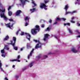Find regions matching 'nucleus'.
Instances as JSON below:
<instances>
[{"label": "nucleus", "mask_w": 80, "mask_h": 80, "mask_svg": "<svg viewBox=\"0 0 80 80\" xmlns=\"http://www.w3.org/2000/svg\"><path fill=\"white\" fill-rule=\"evenodd\" d=\"M32 5H33L34 7H36L37 5V4L35 3V2L33 1V0H32ZM20 1L21 2V3L22 5H23V6H24L26 2H28V0H20Z\"/></svg>", "instance_id": "3"}, {"label": "nucleus", "mask_w": 80, "mask_h": 80, "mask_svg": "<svg viewBox=\"0 0 80 80\" xmlns=\"http://www.w3.org/2000/svg\"><path fill=\"white\" fill-rule=\"evenodd\" d=\"M34 6H33L32 7L33 9H30V11H31V13H32V12H33L35 11H36V8H34Z\"/></svg>", "instance_id": "12"}, {"label": "nucleus", "mask_w": 80, "mask_h": 80, "mask_svg": "<svg viewBox=\"0 0 80 80\" xmlns=\"http://www.w3.org/2000/svg\"><path fill=\"white\" fill-rule=\"evenodd\" d=\"M58 23L57 22H54L53 24L54 25V24H57Z\"/></svg>", "instance_id": "51"}, {"label": "nucleus", "mask_w": 80, "mask_h": 80, "mask_svg": "<svg viewBox=\"0 0 80 80\" xmlns=\"http://www.w3.org/2000/svg\"><path fill=\"white\" fill-rule=\"evenodd\" d=\"M49 34H44V36L43 39L44 41H46L47 38H48V36H49Z\"/></svg>", "instance_id": "9"}, {"label": "nucleus", "mask_w": 80, "mask_h": 80, "mask_svg": "<svg viewBox=\"0 0 80 80\" xmlns=\"http://www.w3.org/2000/svg\"><path fill=\"white\" fill-rule=\"evenodd\" d=\"M44 57H45V58H47L48 57V55H44Z\"/></svg>", "instance_id": "46"}, {"label": "nucleus", "mask_w": 80, "mask_h": 80, "mask_svg": "<svg viewBox=\"0 0 80 80\" xmlns=\"http://www.w3.org/2000/svg\"><path fill=\"white\" fill-rule=\"evenodd\" d=\"M69 5L68 4H67V5H65V7L64 8V9L66 11H67L68 9L69 8Z\"/></svg>", "instance_id": "13"}, {"label": "nucleus", "mask_w": 80, "mask_h": 80, "mask_svg": "<svg viewBox=\"0 0 80 80\" xmlns=\"http://www.w3.org/2000/svg\"><path fill=\"white\" fill-rule=\"evenodd\" d=\"M77 11H74L72 12V13H74L75 12H76Z\"/></svg>", "instance_id": "45"}, {"label": "nucleus", "mask_w": 80, "mask_h": 80, "mask_svg": "<svg viewBox=\"0 0 80 80\" xmlns=\"http://www.w3.org/2000/svg\"><path fill=\"white\" fill-rule=\"evenodd\" d=\"M9 21H12V22H14V23L15 22V21H14L13 19H9Z\"/></svg>", "instance_id": "28"}, {"label": "nucleus", "mask_w": 80, "mask_h": 80, "mask_svg": "<svg viewBox=\"0 0 80 80\" xmlns=\"http://www.w3.org/2000/svg\"><path fill=\"white\" fill-rule=\"evenodd\" d=\"M34 41L35 42H38V44H36V46L35 47V48H41V47L42 44L39 41H37V40H34Z\"/></svg>", "instance_id": "4"}, {"label": "nucleus", "mask_w": 80, "mask_h": 80, "mask_svg": "<svg viewBox=\"0 0 80 80\" xmlns=\"http://www.w3.org/2000/svg\"><path fill=\"white\" fill-rule=\"evenodd\" d=\"M68 31L69 32H70V33L71 34H72V30L70 29V28H68Z\"/></svg>", "instance_id": "21"}, {"label": "nucleus", "mask_w": 80, "mask_h": 80, "mask_svg": "<svg viewBox=\"0 0 80 80\" xmlns=\"http://www.w3.org/2000/svg\"><path fill=\"white\" fill-rule=\"evenodd\" d=\"M48 55H51V54H52V52H49V53H48Z\"/></svg>", "instance_id": "47"}, {"label": "nucleus", "mask_w": 80, "mask_h": 80, "mask_svg": "<svg viewBox=\"0 0 80 80\" xmlns=\"http://www.w3.org/2000/svg\"><path fill=\"white\" fill-rule=\"evenodd\" d=\"M1 53H5V52L4 51V49L1 50Z\"/></svg>", "instance_id": "33"}, {"label": "nucleus", "mask_w": 80, "mask_h": 80, "mask_svg": "<svg viewBox=\"0 0 80 80\" xmlns=\"http://www.w3.org/2000/svg\"><path fill=\"white\" fill-rule=\"evenodd\" d=\"M5 11V9L4 8L3 9H0V12H2V13H1L0 16L1 18H4V13Z\"/></svg>", "instance_id": "6"}, {"label": "nucleus", "mask_w": 80, "mask_h": 80, "mask_svg": "<svg viewBox=\"0 0 80 80\" xmlns=\"http://www.w3.org/2000/svg\"><path fill=\"white\" fill-rule=\"evenodd\" d=\"M4 19L5 21H7L8 19V18H7V16H5V13L4 15Z\"/></svg>", "instance_id": "22"}, {"label": "nucleus", "mask_w": 80, "mask_h": 80, "mask_svg": "<svg viewBox=\"0 0 80 80\" xmlns=\"http://www.w3.org/2000/svg\"><path fill=\"white\" fill-rule=\"evenodd\" d=\"M14 49H15V50H17L18 49V47H15V46H14Z\"/></svg>", "instance_id": "32"}, {"label": "nucleus", "mask_w": 80, "mask_h": 80, "mask_svg": "<svg viewBox=\"0 0 80 80\" xmlns=\"http://www.w3.org/2000/svg\"><path fill=\"white\" fill-rule=\"evenodd\" d=\"M77 38H80V35H79V36H77Z\"/></svg>", "instance_id": "53"}, {"label": "nucleus", "mask_w": 80, "mask_h": 80, "mask_svg": "<svg viewBox=\"0 0 80 80\" xmlns=\"http://www.w3.org/2000/svg\"><path fill=\"white\" fill-rule=\"evenodd\" d=\"M56 21H62V19L59 18H57Z\"/></svg>", "instance_id": "25"}, {"label": "nucleus", "mask_w": 80, "mask_h": 80, "mask_svg": "<svg viewBox=\"0 0 80 80\" xmlns=\"http://www.w3.org/2000/svg\"><path fill=\"white\" fill-rule=\"evenodd\" d=\"M2 57H5V55L4 54H2Z\"/></svg>", "instance_id": "39"}, {"label": "nucleus", "mask_w": 80, "mask_h": 80, "mask_svg": "<svg viewBox=\"0 0 80 80\" xmlns=\"http://www.w3.org/2000/svg\"><path fill=\"white\" fill-rule=\"evenodd\" d=\"M70 22H72V23H75V21H74L72 20H71V21H70Z\"/></svg>", "instance_id": "36"}, {"label": "nucleus", "mask_w": 80, "mask_h": 80, "mask_svg": "<svg viewBox=\"0 0 80 80\" xmlns=\"http://www.w3.org/2000/svg\"><path fill=\"white\" fill-rule=\"evenodd\" d=\"M15 77H16V78H18L19 77V76H18V75H16Z\"/></svg>", "instance_id": "43"}, {"label": "nucleus", "mask_w": 80, "mask_h": 80, "mask_svg": "<svg viewBox=\"0 0 80 80\" xmlns=\"http://www.w3.org/2000/svg\"><path fill=\"white\" fill-rule=\"evenodd\" d=\"M2 63L1 62V60H0V69H1V70L2 71V72L4 71L3 70V68H2Z\"/></svg>", "instance_id": "17"}, {"label": "nucleus", "mask_w": 80, "mask_h": 80, "mask_svg": "<svg viewBox=\"0 0 80 80\" xmlns=\"http://www.w3.org/2000/svg\"><path fill=\"white\" fill-rule=\"evenodd\" d=\"M42 28H44L45 27V25L44 24H42L41 26Z\"/></svg>", "instance_id": "37"}, {"label": "nucleus", "mask_w": 80, "mask_h": 80, "mask_svg": "<svg viewBox=\"0 0 80 80\" xmlns=\"http://www.w3.org/2000/svg\"><path fill=\"white\" fill-rule=\"evenodd\" d=\"M21 12H22V11L21 10H17L16 12V16H19Z\"/></svg>", "instance_id": "8"}, {"label": "nucleus", "mask_w": 80, "mask_h": 80, "mask_svg": "<svg viewBox=\"0 0 80 80\" xmlns=\"http://www.w3.org/2000/svg\"><path fill=\"white\" fill-rule=\"evenodd\" d=\"M10 22H9V23H8V24H6V25L7 26V27H8L9 28H11V27H13V24H14V23H13L12 24L11 26H10Z\"/></svg>", "instance_id": "11"}, {"label": "nucleus", "mask_w": 80, "mask_h": 80, "mask_svg": "<svg viewBox=\"0 0 80 80\" xmlns=\"http://www.w3.org/2000/svg\"><path fill=\"white\" fill-rule=\"evenodd\" d=\"M24 20H25V21H27V20H28V21H29V18L28 17V16H26V17H25V18Z\"/></svg>", "instance_id": "24"}, {"label": "nucleus", "mask_w": 80, "mask_h": 80, "mask_svg": "<svg viewBox=\"0 0 80 80\" xmlns=\"http://www.w3.org/2000/svg\"><path fill=\"white\" fill-rule=\"evenodd\" d=\"M64 26H66V25H68V26H70V24L69 23H64Z\"/></svg>", "instance_id": "29"}, {"label": "nucleus", "mask_w": 80, "mask_h": 80, "mask_svg": "<svg viewBox=\"0 0 80 80\" xmlns=\"http://www.w3.org/2000/svg\"><path fill=\"white\" fill-rule=\"evenodd\" d=\"M41 56V54L39 55L38 56V58H40Z\"/></svg>", "instance_id": "40"}, {"label": "nucleus", "mask_w": 80, "mask_h": 80, "mask_svg": "<svg viewBox=\"0 0 80 80\" xmlns=\"http://www.w3.org/2000/svg\"><path fill=\"white\" fill-rule=\"evenodd\" d=\"M27 48H32V46L30 44H27Z\"/></svg>", "instance_id": "19"}, {"label": "nucleus", "mask_w": 80, "mask_h": 80, "mask_svg": "<svg viewBox=\"0 0 80 80\" xmlns=\"http://www.w3.org/2000/svg\"><path fill=\"white\" fill-rule=\"evenodd\" d=\"M55 38H56V39H57V37H56V36L55 37Z\"/></svg>", "instance_id": "59"}, {"label": "nucleus", "mask_w": 80, "mask_h": 80, "mask_svg": "<svg viewBox=\"0 0 80 80\" xmlns=\"http://www.w3.org/2000/svg\"><path fill=\"white\" fill-rule=\"evenodd\" d=\"M77 24L78 25V26H80V24H79V23H77Z\"/></svg>", "instance_id": "52"}, {"label": "nucleus", "mask_w": 80, "mask_h": 80, "mask_svg": "<svg viewBox=\"0 0 80 80\" xmlns=\"http://www.w3.org/2000/svg\"><path fill=\"white\" fill-rule=\"evenodd\" d=\"M54 3H54V2H52V4H54Z\"/></svg>", "instance_id": "58"}, {"label": "nucleus", "mask_w": 80, "mask_h": 80, "mask_svg": "<svg viewBox=\"0 0 80 80\" xmlns=\"http://www.w3.org/2000/svg\"><path fill=\"white\" fill-rule=\"evenodd\" d=\"M74 19V17H72V18H71V19L72 20H73V19Z\"/></svg>", "instance_id": "49"}, {"label": "nucleus", "mask_w": 80, "mask_h": 80, "mask_svg": "<svg viewBox=\"0 0 80 80\" xmlns=\"http://www.w3.org/2000/svg\"><path fill=\"white\" fill-rule=\"evenodd\" d=\"M26 62H28L27 60H26Z\"/></svg>", "instance_id": "62"}, {"label": "nucleus", "mask_w": 80, "mask_h": 80, "mask_svg": "<svg viewBox=\"0 0 80 80\" xmlns=\"http://www.w3.org/2000/svg\"><path fill=\"white\" fill-rule=\"evenodd\" d=\"M11 7H12V6H9V7H8V10L9 11H10V10L11 9Z\"/></svg>", "instance_id": "30"}, {"label": "nucleus", "mask_w": 80, "mask_h": 80, "mask_svg": "<svg viewBox=\"0 0 80 80\" xmlns=\"http://www.w3.org/2000/svg\"><path fill=\"white\" fill-rule=\"evenodd\" d=\"M26 68L25 67V68H23L22 70L23 71H24V70H26Z\"/></svg>", "instance_id": "42"}, {"label": "nucleus", "mask_w": 80, "mask_h": 80, "mask_svg": "<svg viewBox=\"0 0 80 80\" xmlns=\"http://www.w3.org/2000/svg\"><path fill=\"white\" fill-rule=\"evenodd\" d=\"M34 49H32V50H31V52H30V54L29 55H28V59H29L30 57H30H32V53L34 50Z\"/></svg>", "instance_id": "10"}, {"label": "nucleus", "mask_w": 80, "mask_h": 80, "mask_svg": "<svg viewBox=\"0 0 80 80\" xmlns=\"http://www.w3.org/2000/svg\"><path fill=\"white\" fill-rule=\"evenodd\" d=\"M28 22H26L25 23V26H28Z\"/></svg>", "instance_id": "44"}, {"label": "nucleus", "mask_w": 80, "mask_h": 80, "mask_svg": "<svg viewBox=\"0 0 80 80\" xmlns=\"http://www.w3.org/2000/svg\"><path fill=\"white\" fill-rule=\"evenodd\" d=\"M9 37L8 36V35H7L6 36L5 38H4V41H7L8 39H9Z\"/></svg>", "instance_id": "15"}, {"label": "nucleus", "mask_w": 80, "mask_h": 80, "mask_svg": "<svg viewBox=\"0 0 80 80\" xmlns=\"http://www.w3.org/2000/svg\"><path fill=\"white\" fill-rule=\"evenodd\" d=\"M24 32H21V34H20V35H21V36H23V35H24Z\"/></svg>", "instance_id": "34"}, {"label": "nucleus", "mask_w": 80, "mask_h": 80, "mask_svg": "<svg viewBox=\"0 0 80 80\" xmlns=\"http://www.w3.org/2000/svg\"><path fill=\"white\" fill-rule=\"evenodd\" d=\"M7 49V50H9V48H8V45H5L4 48Z\"/></svg>", "instance_id": "20"}, {"label": "nucleus", "mask_w": 80, "mask_h": 80, "mask_svg": "<svg viewBox=\"0 0 80 80\" xmlns=\"http://www.w3.org/2000/svg\"><path fill=\"white\" fill-rule=\"evenodd\" d=\"M40 31L39 26L38 25H36L35 27V28L31 29V32L32 34L35 35V34H36L38 32H39Z\"/></svg>", "instance_id": "1"}, {"label": "nucleus", "mask_w": 80, "mask_h": 80, "mask_svg": "<svg viewBox=\"0 0 80 80\" xmlns=\"http://www.w3.org/2000/svg\"><path fill=\"white\" fill-rule=\"evenodd\" d=\"M49 22H50V23H52V19H49Z\"/></svg>", "instance_id": "35"}, {"label": "nucleus", "mask_w": 80, "mask_h": 80, "mask_svg": "<svg viewBox=\"0 0 80 80\" xmlns=\"http://www.w3.org/2000/svg\"><path fill=\"white\" fill-rule=\"evenodd\" d=\"M70 12L69 11H66L65 14L66 15L67 14H69V13H70Z\"/></svg>", "instance_id": "31"}, {"label": "nucleus", "mask_w": 80, "mask_h": 80, "mask_svg": "<svg viewBox=\"0 0 80 80\" xmlns=\"http://www.w3.org/2000/svg\"><path fill=\"white\" fill-rule=\"evenodd\" d=\"M4 79L5 80H8V78H7V77H5Z\"/></svg>", "instance_id": "50"}, {"label": "nucleus", "mask_w": 80, "mask_h": 80, "mask_svg": "<svg viewBox=\"0 0 80 80\" xmlns=\"http://www.w3.org/2000/svg\"><path fill=\"white\" fill-rule=\"evenodd\" d=\"M19 31H21V29H18V31H17V32L16 33L17 35H18V34L19 33Z\"/></svg>", "instance_id": "27"}, {"label": "nucleus", "mask_w": 80, "mask_h": 80, "mask_svg": "<svg viewBox=\"0 0 80 80\" xmlns=\"http://www.w3.org/2000/svg\"><path fill=\"white\" fill-rule=\"evenodd\" d=\"M72 50L74 53H76L78 52V50H77L75 48H72Z\"/></svg>", "instance_id": "14"}, {"label": "nucleus", "mask_w": 80, "mask_h": 80, "mask_svg": "<svg viewBox=\"0 0 80 80\" xmlns=\"http://www.w3.org/2000/svg\"><path fill=\"white\" fill-rule=\"evenodd\" d=\"M77 3H77V2H75V5H76V4H77Z\"/></svg>", "instance_id": "57"}, {"label": "nucleus", "mask_w": 80, "mask_h": 80, "mask_svg": "<svg viewBox=\"0 0 80 80\" xmlns=\"http://www.w3.org/2000/svg\"><path fill=\"white\" fill-rule=\"evenodd\" d=\"M51 29V28H50V27H48V28H47V29H45V31H49Z\"/></svg>", "instance_id": "18"}, {"label": "nucleus", "mask_w": 80, "mask_h": 80, "mask_svg": "<svg viewBox=\"0 0 80 80\" xmlns=\"http://www.w3.org/2000/svg\"><path fill=\"white\" fill-rule=\"evenodd\" d=\"M25 34L26 35V37L28 39V40H29V41H30V38L31 37V35L28 33H27V32H26Z\"/></svg>", "instance_id": "7"}, {"label": "nucleus", "mask_w": 80, "mask_h": 80, "mask_svg": "<svg viewBox=\"0 0 80 80\" xmlns=\"http://www.w3.org/2000/svg\"><path fill=\"white\" fill-rule=\"evenodd\" d=\"M15 67V65H14L12 66V68H14Z\"/></svg>", "instance_id": "54"}, {"label": "nucleus", "mask_w": 80, "mask_h": 80, "mask_svg": "<svg viewBox=\"0 0 80 80\" xmlns=\"http://www.w3.org/2000/svg\"><path fill=\"white\" fill-rule=\"evenodd\" d=\"M76 32H77L78 34H80V32H79L78 31V30H77Z\"/></svg>", "instance_id": "48"}, {"label": "nucleus", "mask_w": 80, "mask_h": 80, "mask_svg": "<svg viewBox=\"0 0 80 80\" xmlns=\"http://www.w3.org/2000/svg\"><path fill=\"white\" fill-rule=\"evenodd\" d=\"M44 4L43 3H40V8H41L42 9H43V8H44L45 10H47V7L48 6H47L45 4H46L48 3L49 2V0H44Z\"/></svg>", "instance_id": "2"}, {"label": "nucleus", "mask_w": 80, "mask_h": 80, "mask_svg": "<svg viewBox=\"0 0 80 80\" xmlns=\"http://www.w3.org/2000/svg\"><path fill=\"white\" fill-rule=\"evenodd\" d=\"M76 1H77V2H79V0H76Z\"/></svg>", "instance_id": "56"}, {"label": "nucleus", "mask_w": 80, "mask_h": 80, "mask_svg": "<svg viewBox=\"0 0 80 80\" xmlns=\"http://www.w3.org/2000/svg\"><path fill=\"white\" fill-rule=\"evenodd\" d=\"M61 19L62 20H63V21H65L66 19L65 18H62Z\"/></svg>", "instance_id": "41"}, {"label": "nucleus", "mask_w": 80, "mask_h": 80, "mask_svg": "<svg viewBox=\"0 0 80 80\" xmlns=\"http://www.w3.org/2000/svg\"><path fill=\"white\" fill-rule=\"evenodd\" d=\"M1 29L0 28V33H1Z\"/></svg>", "instance_id": "60"}, {"label": "nucleus", "mask_w": 80, "mask_h": 80, "mask_svg": "<svg viewBox=\"0 0 80 80\" xmlns=\"http://www.w3.org/2000/svg\"><path fill=\"white\" fill-rule=\"evenodd\" d=\"M6 67H8V65H6Z\"/></svg>", "instance_id": "61"}, {"label": "nucleus", "mask_w": 80, "mask_h": 80, "mask_svg": "<svg viewBox=\"0 0 80 80\" xmlns=\"http://www.w3.org/2000/svg\"><path fill=\"white\" fill-rule=\"evenodd\" d=\"M8 13L9 15L10 16H11V15H12V11H9Z\"/></svg>", "instance_id": "23"}, {"label": "nucleus", "mask_w": 80, "mask_h": 80, "mask_svg": "<svg viewBox=\"0 0 80 80\" xmlns=\"http://www.w3.org/2000/svg\"><path fill=\"white\" fill-rule=\"evenodd\" d=\"M20 55H19L18 56V57H17V58H18V59H19L20 58Z\"/></svg>", "instance_id": "38"}, {"label": "nucleus", "mask_w": 80, "mask_h": 80, "mask_svg": "<svg viewBox=\"0 0 80 80\" xmlns=\"http://www.w3.org/2000/svg\"><path fill=\"white\" fill-rule=\"evenodd\" d=\"M34 62H31V63L29 65V66H30V67H32V66H33V63Z\"/></svg>", "instance_id": "26"}, {"label": "nucleus", "mask_w": 80, "mask_h": 80, "mask_svg": "<svg viewBox=\"0 0 80 80\" xmlns=\"http://www.w3.org/2000/svg\"><path fill=\"white\" fill-rule=\"evenodd\" d=\"M11 62H14V61H17V62H20V60H18V59H14L13 60H10Z\"/></svg>", "instance_id": "16"}, {"label": "nucleus", "mask_w": 80, "mask_h": 80, "mask_svg": "<svg viewBox=\"0 0 80 80\" xmlns=\"http://www.w3.org/2000/svg\"><path fill=\"white\" fill-rule=\"evenodd\" d=\"M13 41H14V43H13L12 41H10L11 43H9L8 44H11V45H12V46H13V47H14V46H15L16 41V38L15 37H13Z\"/></svg>", "instance_id": "5"}, {"label": "nucleus", "mask_w": 80, "mask_h": 80, "mask_svg": "<svg viewBox=\"0 0 80 80\" xmlns=\"http://www.w3.org/2000/svg\"><path fill=\"white\" fill-rule=\"evenodd\" d=\"M21 50L22 51V50H23V48H21Z\"/></svg>", "instance_id": "55"}]
</instances>
